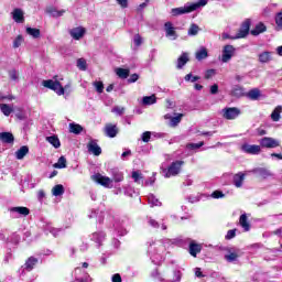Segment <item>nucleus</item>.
Here are the masks:
<instances>
[{
	"label": "nucleus",
	"mask_w": 282,
	"mask_h": 282,
	"mask_svg": "<svg viewBox=\"0 0 282 282\" xmlns=\"http://www.w3.org/2000/svg\"><path fill=\"white\" fill-rule=\"evenodd\" d=\"M166 254V246L162 240L148 241V256L154 265H160L164 261Z\"/></svg>",
	"instance_id": "nucleus-1"
},
{
	"label": "nucleus",
	"mask_w": 282,
	"mask_h": 282,
	"mask_svg": "<svg viewBox=\"0 0 282 282\" xmlns=\"http://www.w3.org/2000/svg\"><path fill=\"white\" fill-rule=\"evenodd\" d=\"M208 4V0H198L196 3H186L184 7L174 8L171 10L172 17H180L182 14H189V12H195L199 8Z\"/></svg>",
	"instance_id": "nucleus-2"
},
{
	"label": "nucleus",
	"mask_w": 282,
	"mask_h": 282,
	"mask_svg": "<svg viewBox=\"0 0 282 282\" xmlns=\"http://www.w3.org/2000/svg\"><path fill=\"white\" fill-rule=\"evenodd\" d=\"M182 166H184V161L172 162L167 169L163 170L164 177H175V175H180Z\"/></svg>",
	"instance_id": "nucleus-3"
},
{
	"label": "nucleus",
	"mask_w": 282,
	"mask_h": 282,
	"mask_svg": "<svg viewBox=\"0 0 282 282\" xmlns=\"http://www.w3.org/2000/svg\"><path fill=\"white\" fill-rule=\"evenodd\" d=\"M42 85L46 89H51L52 91H55L57 96H63V94H65V88H63V85H61V83L57 80L46 79L42 82Z\"/></svg>",
	"instance_id": "nucleus-4"
},
{
	"label": "nucleus",
	"mask_w": 282,
	"mask_h": 282,
	"mask_svg": "<svg viewBox=\"0 0 282 282\" xmlns=\"http://www.w3.org/2000/svg\"><path fill=\"white\" fill-rule=\"evenodd\" d=\"M93 180L105 188H113V180H110L109 176H102V174L98 173L93 175Z\"/></svg>",
	"instance_id": "nucleus-5"
},
{
	"label": "nucleus",
	"mask_w": 282,
	"mask_h": 282,
	"mask_svg": "<svg viewBox=\"0 0 282 282\" xmlns=\"http://www.w3.org/2000/svg\"><path fill=\"white\" fill-rule=\"evenodd\" d=\"M260 147H262V149H276V147H281V141L274 138L264 137L260 139Z\"/></svg>",
	"instance_id": "nucleus-6"
},
{
	"label": "nucleus",
	"mask_w": 282,
	"mask_h": 282,
	"mask_svg": "<svg viewBox=\"0 0 282 282\" xmlns=\"http://www.w3.org/2000/svg\"><path fill=\"white\" fill-rule=\"evenodd\" d=\"M221 115L225 120H236L241 116V110L239 108H225L221 110Z\"/></svg>",
	"instance_id": "nucleus-7"
},
{
	"label": "nucleus",
	"mask_w": 282,
	"mask_h": 282,
	"mask_svg": "<svg viewBox=\"0 0 282 282\" xmlns=\"http://www.w3.org/2000/svg\"><path fill=\"white\" fill-rule=\"evenodd\" d=\"M250 20H246L241 23L238 33L232 39H246L248 34H250Z\"/></svg>",
	"instance_id": "nucleus-8"
},
{
	"label": "nucleus",
	"mask_w": 282,
	"mask_h": 282,
	"mask_svg": "<svg viewBox=\"0 0 282 282\" xmlns=\"http://www.w3.org/2000/svg\"><path fill=\"white\" fill-rule=\"evenodd\" d=\"M235 56V46L228 44L223 48L221 62L228 63Z\"/></svg>",
	"instance_id": "nucleus-9"
},
{
	"label": "nucleus",
	"mask_w": 282,
	"mask_h": 282,
	"mask_svg": "<svg viewBox=\"0 0 282 282\" xmlns=\"http://www.w3.org/2000/svg\"><path fill=\"white\" fill-rule=\"evenodd\" d=\"M36 263H39V259L34 258V257H30L24 265L21 267L20 272L21 274H24L25 272H32L34 270V265H36Z\"/></svg>",
	"instance_id": "nucleus-10"
},
{
	"label": "nucleus",
	"mask_w": 282,
	"mask_h": 282,
	"mask_svg": "<svg viewBox=\"0 0 282 282\" xmlns=\"http://www.w3.org/2000/svg\"><path fill=\"white\" fill-rule=\"evenodd\" d=\"M165 36L171 39V41H177V32H175V26H173V22H165L164 24Z\"/></svg>",
	"instance_id": "nucleus-11"
},
{
	"label": "nucleus",
	"mask_w": 282,
	"mask_h": 282,
	"mask_svg": "<svg viewBox=\"0 0 282 282\" xmlns=\"http://www.w3.org/2000/svg\"><path fill=\"white\" fill-rule=\"evenodd\" d=\"M75 282H91V276H89L82 268H76Z\"/></svg>",
	"instance_id": "nucleus-12"
},
{
	"label": "nucleus",
	"mask_w": 282,
	"mask_h": 282,
	"mask_svg": "<svg viewBox=\"0 0 282 282\" xmlns=\"http://www.w3.org/2000/svg\"><path fill=\"white\" fill-rule=\"evenodd\" d=\"M243 153H249L250 155H259V153H261V145H256V144H243L241 147Z\"/></svg>",
	"instance_id": "nucleus-13"
},
{
	"label": "nucleus",
	"mask_w": 282,
	"mask_h": 282,
	"mask_svg": "<svg viewBox=\"0 0 282 282\" xmlns=\"http://www.w3.org/2000/svg\"><path fill=\"white\" fill-rule=\"evenodd\" d=\"M87 150L90 152L93 155H100L102 153V149L100 145H98V142L96 140H90L87 144Z\"/></svg>",
	"instance_id": "nucleus-14"
},
{
	"label": "nucleus",
	"mask_w": 282,
	"mask_h": 282,
	"mask_svg": "<svg viewBox=\"0 0 282 282\" xmlns=\"http://www.w3.org/2000/svg\"><path fill=\"white\" fill-rule=\"evenodd\" d=\"M90 239L97 243L98 248H100L105 239H107V234H105V231H97L91 234Z\"/></svg>",
	"instance_id": "nucleus-15"
},
{
	"label": "nucleus",
	"mask_w": 282,
	"mask_h": 282,
	"mask_svg": "<svg viewBox=\"0 0 282 282\" xmlns=\"http://www.w3.org/2000/svg\"><path fill=\"white\" fill-rule=\"evenodd\" d=\"M10 213H12L14 217H28L30 209L28 207H12L10 208Z\"/></svg>",
	"instance_id": "nucleus-16"
},
{
	"label": "nucleus",
	"mask_w": 282,
	"mask_h": 282,
	"mask_svg": "<svg viewBox=\"0 0 282 282\" xmlns=\"http://www.w3.org/2000/svg\"><path fill=\"white\" fill-rule=\"evenodd\" d=\"M69 34L75 41H80V39L85 36V29L83 26L72 29L69 31Z\"/></svg>",
	"instance_id": "nucleus-17"
},
{
	"label": "nucleus",
	"mask_w": 282,
	"mask_h": 282,
	"mask_svg": "<svg viewBox=\"0 0 282 282\" xmlns=\"http://www.w3.org/2000/svg\"><path fill=\"white\" fill-rule=\"evenodd\" d=\"M105 133L108 138H116V135H118V127L116 124L108 123L105 127Z\"/></svg>",
	"instance_id": "nucleus-18"
},
{
	"label": "nucleus",
	"mask_w": 282,
	"mask_h": 282,
	"mask_svg": "<svg viewBox=\"0 0 282 282\" xmlns=\"http://www.w3.org/2000/svg\"><path fill=\"white\" fill-rule=\"evenodd\" d=\"M196 61H205L208 58V48L206 46H200L195 53Z\"/></svg>",
	"instance_id": "nucleus-19"
},
{
	"label": "nucleus",
	"mask_w": 282,
	"mask_h": 282,
	"mask_svg": "<svg viewBox=\"0 0 282 282\" xmlns=\"http://www.w3.org/2000/svg\"><path fill=\"white\" fill-rule=\"evenodd\" d=\"M0 140L4 144H14V135L11 132L0 133Z\"/></svg>",
	"instance_id": "nucleus-20"
},
{
	"label": "nucleus",
	"mask_w": 282,
	"mask_h": 282,
	"mask_svg": "<svg viewBox=\"0 0 282 282\" xmlns=\"http://www.w3.org/2000/svg\"><path fill=\"white\" fill-rule=\"evenodd\" d=\"M239 256L237 254L236 248L228 249V252L225 254V260L228 261V263H232L234 261H237V258Z\"/></svg>",
	"instance_id": "nucleus-21"
},
{
	"label": "nucleus",
	"mask_w": 282,
	"mask_h": 282,
	"mask_svg": "<svg viewBox=\"0 0 282 282\" xmlns=\"http://www.w3.org/2000/svg\"><path fill=\"white\" fill-rule=\"evenodd\" d=\"M188 61H189L188 53H182L181 56L176 61V68L183 69L184 65H186V63H188Z\"/></svg>",
	"instance_id": "nucleus-22"
},
{
	"label": "nucleus",
	"mask_w": 282,
	"mask_h": 282,
	"mask_svg": "<svg viewBox=\"0 0 282 282\" xmlns=\"http://www.w3.org/2000/svg\"><path fill=\"white\" fill-rule=\"evenodd\" d=\"M115 232H117L118 237H124L127 235V229L124 227V221L116 223L115 225Z\"/></svg>",
	"instance_id": "nucleus-23"
},
{
	"label": "nucleus",
	"mask_w": 282,
	"mask_h": 282,
	"mask_svg": "<svg viewBox=\"0 0 282 282\" xmlns=\"http://www.w3.org/2000/svg\"><path fill=\"white\" fill-rule=\"evenodd\" d=\"M259 63L265 64L272 61V52L264 51L258 55Z\"/></svg>",
	"instance_id": "nucleus-24"
},
{
	"label": "nucleus",
	"mask_w": 282,
	"mask_h": 282,
	"mask_svg": "<svg viewBox=\"0 0 282 282\" xmlns=\"http://www.w3.org/2000/svg\"><path fill=\"white\" fill-rule=\"evenodd\" d=\"M12 17L15 23H23V21H25V18L23 17V10L21 9H14L12 12Z\"/></svg>",
	"instance_id": "nucleus-25"
},
{
	"label": "nucleus",
	"mask_w": 282,
	"mask_h": 282,
	"mask_svg": "<svg viewBox=\"0 0 282 282\" xmlns=\"http://www.w3.org/2000/svg\"><path fill=\"white\" fill-rule=\"evenodd\" d=\"M243 180H246V174L241 172L234 176V185L236 188H241V186H243Z\"/></svg>",
	"instance_id": "nucleus-26"
},
{
	"label": "nucleus",
	"mask_w": 282,
	"mask_h": 282,
	"mask_svg": "<svg viewBox=\"0 0 282 282\" xmlns=\"http://www.w3.org/2000/svg\"><path fill=\"white\" fill-rule=\"evenodd\" d=\"M89 219L96 218L99 224H102V219H105V213L99 210H91L88 215Z\"/></svg>",
	"instance_id": "nucleus-27"
},
{
	"label": "nucleus",
	"mask_w": 282,
	"mask_h": 282,
	"mask_svg": "<svg viewBox=\"0 0 282 282\" xmlns=\"http://www.w3.org/2000/svg\"><path fill=\"white\" fill-rule=\"evenodd\" d=\"M30 153V148L28 145H22L17 152H15V158L18 160H23L25 155Z\"/></svg>",
	"instance_id": "nucleus-28"
},
{
	"label": "nucleus",
	"mask_w": 282,
	"mask_h": 282,
	"mask_svg": "<svg viewBox=\"0 0 282 282\" xmlns=\"http://www.w3.org/2000/svg\"><path fill=\"white\" fill-rule=\"evenodd\" d=\"M239 225L241 228H243L245 232H248L250 230V223H248V216L246 214H242L239 218Z\"/></svg>",
	"instance_id": "nucleus-29"
},
{
	"label": "nucleus",
	"mask_w": 282,
	"mask_h": 282,
	"mask_svg": "<svg viewBox=\"0 0 282 282\" xmlns=\"http://www.w3.org/2000/svg\"><path fill=\"white\" fill-rule=\"evenodd\" d=\"M155 102H158V97H155V95L144 96L142 98V105L144 107H149L151 105H155Z\"/></svg>",
	"instance_id": "nucleus-30"
},
{
	"label": "nucleus",
	"mask_w": 282,
	"mask_h": 282,
	"mask_svg": "<svg viewBox=\"0 0 282 282\" xmlns=\"http://www.w3.org/2000/svg\"><path fill=\"white\" fill-rule=\"evenodd\" d=\"M253 173H256V175H259L260 177H263L264 180L267 177H270V175H272L270 170H268L265 167H258V169L253 170Z\"/></svg>",
	"instance_id": "nucleus-31"
},
{
	"label": "nucleus",
	"mask_w": 282,
	"mask_h": 282,
	"mask_svg": "<svg viewBox=\"0 0 282 282\" xmlns=\"http://www.w3.org/2000/svg\"><path fill=\"white\" fill-rule=\"evenodd\" d=\"M111 175L113 182H122L124 180V174L118 169L111 170Z\"/></svg>",
	"instance_id": "nucleus-32"
},
{
	"label": "nucleus",
	"mask_w": 282,
	"mask_h": 282,
	"mask_svg": "<svg viewBox=\"0 0 282 282\" xmlns=\"http://www.w3.org/2000/svg\"><path fill=\"white\" fill-rule=\"evenodd\" d=\"M267 28L263 23H258L253 30H251L252 36H259V34H263L265 32Z\"/></svg>",
	"instance_id": "nucleus-33"
},
{
	"label": "nucleus",
	"mask_w": 282,
	"mask_h": 282,
	"mask_svg": "<svg viewBox=\"0 0 282 282\" xmlns=\"http://www.w3.org/2000/svg\"><path fill=\"white\" fill-rule=\"evenodd\" d=\"M46 142H48V144H52L54 149H61V140L56 135L46 137Z\"/></svg>",
	"instance_id": "nucleus-34"
},
{
	"label": "nucleus",
	"mask_w": 282,
	"mask_h": 282,
	"mask_svg": "<svg viewBox=\"0 0 282 282\" xmlns=\"http://www.w3.org/2000/svg\"><path fill=\"white\" fill-rule=\"evenodd\" d=\"M65 229L63 228H54L52 225H46L45 227V232H51V235H53V237H58V235H61V232H63Z\"/></svg>",
	"instance_id": "nucleus-35"
},
{
	"label": "nucleus",
	"mask_w": 282,
	"mask_h": 282,
	"mask_svg": "<svg viewBox=\"0 0 282 282\" xmlns=\"http://www.w3.org/2000/svg\"><path fill=\"white\" fill-rule=\"evenodd\" d=\"M247 97H249L250 100H259V98H261V90L253 88L248 91Z\"/></svg>",
	"instance_id": "nucleus-36"
},
{
	"label": "nucleus",
	"mask_w": 282,
	"mask_h": 282,
	"mask_svg": "<svg viewBox=\"0 0 282 282\" xmlns=\"http://www.w3.org/2000/svg\"><path fill=\"white\" fill-rule=\"evenodd\" d=\"M69 132L79 135V133H83V126L78 123H69Z\"/></svg>",
	"instance_id": "nucleus-37"
},
{
	"label": "nucleus",
	"mask_w": 282,
	"mask_h": 282,
	"mask_svg": "<svg viewBox=\"0 0 282 282\" xmlns=\"http://www.w3.org/2000/svg\"><path fill=\"white\" fill-rule=\"evenodd\" d=\"M52 193L54 197H61V195H64L65 187L62 184L55 185L52 189Z\"/></svg>",
	"instance_id": "nucleus-38"
},
{
	"label": "nucleus",
	"mask_w": 282,
	"mask_h": 282,
	"mask_svg": "<svg viewBox=\"0 0 282 282\" xmlns=\"http://www.w3.org/2000/svg\"><path fill=\"white\" fill-rule=\"evenodd\" d=\"M281 111H282V107L278 106L271 113V120H273V122H279V120H281Z\"/></svg>",
	"instance_id": "nucleus-39"
},
{
	"label": "nucleus",
	"mask_w": 282,
	"mask_h": 282,
	"mask_svg": "<svg viewBox=\"0 0 282 282\" xmlns=\"http://www.w3.org/2000/svg\"><path fill=\"white\" fill-rule=\"evenodd\" d=\"M198 252H202V246L197 243H191L189 245V254L192 257H197Z\"/></svg>",
	"instance_id": "nucleus-40"
},
{
	"label": "nucleus",
	"mask_w": 282,
	"mask_h": 282,
	"mask_svg": "<svg viewBox=\"0 0 282 282\" xmlns=\"http://www.w3.org/2000/svg\"><path fill=\"white\" fill-rule=\"evenodd\" d=\"M148 204H150L151 207H153V206H162V203L160 202V199H158L155 197V195H153V194H150L148 196Z\"/></svg>",
	"instance_id": "nucleus-41"
},
{
	"label": "nucleus",
	"mask_w": 282,
	"mask_h": 282,
	"mask_svg": "<svg viewBox=\"0 0 282 282\" xmlns=\"http://www.w3.org/2000/svg\"><path fill=\"white\" fill-rule=\"evenodd\" d=\"M26 34L33 39H39L41 36V30L34 28H26Z\"/></svg>",
	"instance_id": "nucleus-42"
},
{
	"label": "nucleus",
	"mask_w": 282,
	"mask_h": 282,
	"mask_svg": "<svg viewBox=\"0 0 282 282\" xmlns=\"http://www.w3.org/2000/svg\"><path fill=\"white\" fill-rule=\"evenodd\" d=\"M46 12L52 15V17H55V18H58V17H63L65 14V10H56L54 8H48L46 10Z\"/></svg>",
	"instance_id": "nucleus-43"
},
{
	"label": "nucleus",
	"mask_w": 282,
	"mask_h": 282,
	"mask_svg": "<svg viewBox=\"0 0 282 282\" xmlns=\"http://www.w3.org/2000/svg\"><path fill=\"white\" fill-rule=\"evenodd\" d=\"M0 110L2 111L3 116H10L12 113L13 109L8 104H0Z\"/></svg>",
	"instance_id": "nucleus-44"
},
{
	"label": "nucleus",
	"mask_w": 282,
	"mask_h": 282,
	"mask_svg": "<svg viewBox=\"0 0 282 282\" xmlns=\"http://www.w3.org/2000/svg\"><path fill=\"white\" fill-rule=\"evenodd\" d=\"M55 169H67V159L65 156H61L57 163L54 164Z\"/></svg>",
	"instance_id": "nucleus-45"
},
{
	"label": "nucleus",
	"mask_w": 282,
	"mask_h": 282,
	"mask_svg": "<svg viewBox=\"0 0 282 282\" xmlns=\"http://www.w3.org/2000/svg\"><path fill=\"white\" fill-rule=\"evenodd\" d=\"M204 147V141H200L198 143H187L186 149L188 151H197V149H202Z\"/></svg>",
	"instance_id": "nucleus-46"
},
{
	"label": "nucleus",
	"mask_w": 282,
	"mask_h": 282,
	"mask_svg": "<svg viewBox=\"0 0 282 282\" xmlns=\"http://www.w3.org/2000/svg\"><path fill=\"white\" fill-rule=\"evenodd\" d=\"M116 74L119 76V78H129V69L127 68H117Z\"/></svg>",
	"instance_id": "nucleus-47"
},
{
	"label": "nucleus",
	"mask_w": 282,
	"mask_h": 282,
	"mask_svg": "<svg viewBox=\"0 0 282 282\" xmlns=\"http://www.w3.org/2000/svg\"><path fill=\"white\" fill-rule=\"evenodd\" d=\"M182 118H184V115L180 113L176 117H172L170 120V126L177 127L180 122H182Z\"/></svg>",
	"instance_id": "nucleus-48"
},
{
	"label": "nucleus",
	"mask_w": 282,
	"mask_h": 282,
	"mask_svg": "<svg viewBox=\"0 0 282 282\" xmlns=\"http://www.w3.org/2000/svg\"><path fill=\"white\" fill-rule=\"evenodd\" d=\"M93 86L95 87L97 94H102V91H105V84L102 82H94Z\"/></svg>",
	"instance_id": "nucleus-49"
},
{
	"label": "nucleus",
	"mask_w": 282,
	"mask_h": 282,
	"mask_svg": "<svg viewBox=\"0 0 282 282\" xmlns=\"http://www.w3.org/2000/svg\"><path fill=\"white\" fill-rule=\"evenodd\" d=\"M132 180L135 182V184H143L142 173H140L139 171H133L132 172Z\"/></svg>",
	"instance_id": "nucleus-50"
},
{
	"label": "nucleus",
	"mask_w": 282,
	"mask_h": 282,
	"mask_svg": "<svg viewBox=\"0 0 282 282\" xmlns=\"http://www.w3.org/2000/svg\"><path fill=\"white\" fill-rule=\"evenodd\" d=\"M198 33H199V26L197 24H192L187 32L189 36H197Z\"/></svg>",
	"instance_id": "nucleus-51"
},
{
	"label": "nucleus",
	"mask_w": 282,
	"mask_h": 282,
	"mask_svg": "<svg viewBox=\"0 0 282 282\" xmlns=\"http://www.w3.org/2000/svg\"><path fill=\"white\" fill-rule=\"evenodd\" d=\"M77 67H78V69H80V72L87 70V61H85V58H78Z\"/></svg>",
	"instance_id": "nucleus-52"
},
{
	"label": "nucleus",
	"mask_w": 282,
	"mask_h": 282,
	"mask_svg": "<svg viewBox=\"0 0 282 282\" xmlns=\"http://www.w3.org/2000/svg\"><path fill=\"white\" fill-rule=\"evenodd\" d=\"M112 113H116V116H124V107H120V106H115L111 109Z\"/></svg>",
	"instance_id": "nucleus-53"
},
{
	"label": "nucleus",
	"mask_w": 282,
	"mask_h": 282,
	"mask_svg": "<svg viewBox=\"0 0 282 282\" xmlns=\"http://www.w3.org/2000/svg\"><path fill=\"white\" fill-rule=\"evenodd\" d=\"M232 95L234 96H243V87L237 85L232 89Z\"/></svg>",
	"instance_id": "nucleus-54"
},
{
	"label": "nucleus",
	"mask_w": 282,
	"mask_h": 282,
	"mask_svg": "<svg viewBox=\"0 0 282 282\" xmlns=\"http://www.w3.org/2000/svg\"><path fill=\"white\" fill-rule=\"evenodd\" d=\"M236 236H237V229H230L227 231L225 239L227 240L235 239Z\"/></svg>",
	"instance_id": "nucleus-55"
},
{
	"label": "nucleus",
	"mask_w": 282,
	"mask_h": 282,
	"mask_svg": "<svg viewBox=\"0 0 282 282\" xmlns=\"http://www.w3.org/2000/svg\"><path fill=\"white\" fill-rule=\"evenodd\" d=\"M142 142H151V131H145L141 134Z\"/></svg>",
	"instance_id": "nucleus-56"
},
{
	"label": "nucleus",
	"mask_w": 282,
	"mask_h": 282,
	"mask_svg": "<svg viewBox=\"0 0 282 282\" xmlns=\"http://www.w3.org/2000/svg\"><path fill=\"white\" fill-rule=\"evenodd\" d=\"M148 226H151V228H160V223H158V220L149 217L148 218Z\"/></svg>",
	"instance_id": "nucleus-57"
},
{
	"label": "nucleus",
	"mask_w": 282,
	"mask_h": 282,
	"mask_svg": "<svg viewBox=\"0 0 282 282\" xmlns=\"http://www.w3.org/2000/svg\"><path fill=\"white\" fill-rule=\"evenodd\" d=\"M133 43L135 47H140V45H142V36H140V34H135L133 37Z\"/></svg>",
	"instance_id": "nucleus-58"
},
{
	"label": "nucleus",
	"mask_w": 282,
	"mask_h": 282,
	"mask_svg": "<svg viewBox=\"0 0 282 282\" xmlns=\"http://www.w3.org/2000/svg\"><path fill=\"white\" fill-rule=\"evenodd\" d=\"M21 43H23V36L18 35L13 41V47H21Z\"/></svg>",
	"instance_id": "nucleus-59"
},
{
	"label": "nucleus",
	"mask_w": 282,
	"mask_h": 282,
	"mask_svg": "<svg viewBox=\"0 0 282 282\" xmlns=\"http://www.w3.org/2000/svg\"><path fill=\"white\" fill-rule=\"evenodd\" d=\"M226 195L224 194V192H221V191H215L214 193H212V197L214 198V199H219V198H221V197H225Z\"/></svg>",
	"instance_id": "nucleus-60"
},
{
	"label": "nucleus",
	"mask_w": 282,
	"mask_h": 282,
	"mask_svg": "<svg viewBox=\"0 0 282 282\" xmlns=\"http://www.w3.org/2000/svg\"><path fill=\"white\" fill-rule=\"evenodd\" d=\"M195 272V276H197V279H204V276H206L203 272H202V268H195L194 269Z\"/></svg>",
	"instance_id": "nucleus-61"
},
{
	"label": "nucleus",
	"mask_w": 282,
	"mask_h": 282,
	"mask_svg": "<svg viewBox=\"0 0 282 282\" xmlns=\"http://www.w3.org/2000/svg\"><path fill=\"white\" fill-rule=\"evenodd\" d=\"M275 23H276L278 28H282V13L281 12L275 15Z\"/></svg>",
	"instance_id": "nucleus-62"
},
{
	"label": "nucleus",
	"mask_w": 282,
	"mask_h": 282,
	"mask_svg": "<svg viewBox=\"0 0 282 282\" xmlns=\"http://www.w3.org/2000/svg\"><path fill=\"white\" fill-rule=\"evenodd\" d=\"M111 281L112 282H122V276L120 275V273H116L111 276Z\"/></svg>",
	"instance_id": "nucleus-63"
},
{
	"label": "nucleus",
	"mask_w": 282,
	"mask_h": 282,
	"mask_svg": "<svg viewBox=\"0 0 282 282\" xmlns=\"http://www.w3.org/2000/svg\"><path fill=\"white\" fill-rule=\"evenodd\" d=\"M214 75H215V69H208L205 73V78L208 80L209 78H213Z\"/></svg>",
	"instance_id": "nucleus-64"
}]
</instances>
